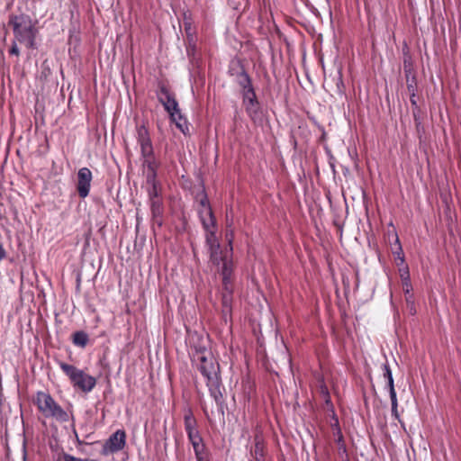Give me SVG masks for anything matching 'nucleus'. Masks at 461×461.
I'll use <instances>...</instances> for the list:
<instances>
[{"instance_id": "obj_6", "label": "nucleus", "mask_w": 461, "mask_h": 461, "mask_svg": "<svg viewBox=\"0 0 461 461\" xmlns=\"http://www.w3.org/2000/svg\"><path fill=\"white\" fill-rule=\"evenodd\" d=\"M59 366L76 390L86 392V375L84 370L64 362H59Z\"/></svg>"}, {"instance_id": "obj_3", "label": "nucleus", "mask_w": 461, "mask_h": 461, "mask_svg": "<svg viewBox=\"0 0 461 461\" xmlns=\"http://www.w3.org/2000/svg\"><path fill=\"white\" fill-rule=\"evenodd\" d=\"M89 445L94 457L88 461H106L110 456L124 448L126 432L123 429H117L104 442L95 441Z\"/></svg>"}, {"instance_id": "obj_21", "label": "nucleus", "mask_w": 461, "mask_h": 461, "mask_svg": "<svg viewBox=\"0 0 461 461\" xmlns=\"http://www.w3.org/2000/svg\"><path fill=\"white\" fill-rule=\"evenodd\" d=\"M78 193L83 198L86 197V167H83L78 172Z\"/></svg>"}, {"instance_id": "obj_14", "label": "nucleus", "mask_w": 461, "mask_h": 461, "mask_svg": "<svg viewBox=\"0 0 461 461\" xmlns=\"http://www.w3.org/2000/svg\"><path fill=\"white\" fill-rule=\"evenodd\" d=\"M159 162L156 159L155 156L150 158H142L143 175L146 179L158 178V168Z\"/></svg>"}, {"instance_id": "obj_4", "label": "nucleus", "mask_w": 461, "mask_h": 461, "mask_svg": "<svg viewBox=\"0 0 461 461\" xmlns=\"http://www.w3.org/2000/svg\"><path fill=\"white\" fill-rule=\"evenodd\" d=\"M9 23L13 26L14 36L18 41L29 49L35 48L36 30L28 15H12Z\"/></svg>"}, {"instance_id": "obj_42", "label": "nucleus", "mask_w": 461, "mask_h": 461, "mask_svg": "<svg viewBox=\"0 0 461 461\" xmlns=\"http://www.w3.org/2000/svg\"><path fill=\"white\" fill-rule=\"evenodd\" d=\"M26 456H27L26 449H25V446H23V461H26Z\"/></svg>"}, {"instance_id": "obj_11", "label": "nucleus", "mask_w": 461, "mask_h": 461, "mask_svg": "<svg viewBox=\"0 0 461 461\" xmlns=\"http://www.w3.org/2000/svg\"><path fill=\"white\" fill-rule=\"evenodd\" d=\"M242 104L245 106V110L248 115L253 118L258 114L259 110V102L258 100L254 86L241 91Z\"/></svg>"}, {"instance_id": "obj_7", "label": "nucleus", "mask_w": 461, "mask_h": 461, "mask_svg": "<svg viewBox=\"0 0 461 461\" xmlns=\"http://www.w3.org/2000/svg\"><path fill=\"white\" fill-rule=\"evenodd\" d=\"M158 101L162 104L165 110L169 114V117H173L177 109L179 108L178 103L173 93L170 92L168 87L164 83L158 84V91L157 93Z\"/></svg>"}, {"instance_id": "obj_18", "label": "nucleus", "mask_w": 461, "mask_h": 461, "mask_svg": "<svg viewBox=\"0 0 461 461\" xmlns=\"http://www.w3.org/2000/svg\"><path fill=\"white\" fill-rule=\"evenodd\" d=\"M402 291L405 294L406 303L410 307L411 312L414 313L415 309H414L413 294H411V291H412L411 282V280L402 281Z\"/></svg>"}, {"instance_id": "obj_26", "label": "nucleus", "mask_w": 461, "mask_h": 461, "mask_svg": "<svg viewBox=\"0 0 461 461\" xmlns=\"http://www.w3.org/2000/svg\"><path fill=\"white\" fill-rule=\"evenodd\" d=\"M393 233H394V238H395V243L398 245V250L394 251L393 254L395 255V258L401 261V264H403L404 257H403L402 246L399 241V237L397 235V232H393Z\"/></svg>"}, {"instance_id": "obj_2", "label": "nucleus", "mask_w": 461, "mask_h": 461, "mask_svg": "<svg viewBox=\"0 0 461 461\" xmlns=\"http://www.w3.org/2000/svg\"><path fill=\"white\" fill-rule=\"evenodd\" d=\"M192 363L205 378L209 393L214 400L219 412L223 415L225 410V399L223 395L224 386L221 377L220 364L213 357L212 353L208 354V356H201L197 360H192Z\"/></svg>"}, {"instance_id": "obj_16", "label": "nucleus", "mask_w": 461, "mask_h": 461, "mask_svg": "<svg viewBox=\"0 0 461 461\" xmlns=\"http://www.w3.org/2000/svg\"><path fill=\"white\" fill-rule=\"evenodd\" d=\"M184 425L185 430L187 434V438L192 437L194 435L199 434L197 429V421L194 417V414L191 409H187L184 415Z\"/></svg>"}, {"instance_id": "obj_39", "label": "nucleus", "mask_w": 461, "mask_h": 461, "mask_svg": "<svg viewBox=\"0 0 461 461\" xmlns=\"http://www.w3.org/2000/svg\"><path fill=\"white\" fill-rule=\"evenodd\" d=\"M5 251L2 246V244L0 243V261L5 258Z\"/></svg>"}, {"instance_id": "obj_32", "label": "nucleus", "mask_w": 461, "mask_h": 461, "mask_svg": "<svg viewBox=\"0 0 461 461\" xmlns=\"http://www.w3.org/2000/svg\"><path fill=\"white\" fill-rule=\"evenodd\" d=\"M321 394H322V395L324 396V398H325V402H326L327 404L331 403V402H330V393H329V390H328V388H327V386H326L325 384H321Z\"/></svg>"}, {"instance_id": "obj_1", "label": "nucleus", "mask_w": 461, "mask_h": 461, "mask_svg": "<svg viewBox=\"0 0 461 461\" xmlns=\"http://www.w3.org/2000/svg\"><path fill=\"white\" fill-rule=\"evenodd\" d=\"M222 232H206L205 240L210 252V263L222 276L224 293L222 294V312L224 315L231 312L232 300V240L233 232L226 233L228 248L221 249L220 238Z\"/></svg>"}, {"instance_id": "obj_27", "label": "nucleus", "mask_w": 461, "mask_h": 461, "mask_svg": "<svg viewBox=\"0 0 461 461\" xmlns=\"http://www.w3.org/2000/svg\"><path fill=\"white\" fill-rule=\"evenodd\" d=\"M184 26H185V32L186 38L196 36L194 28L193 27L192 23L190 21H188L186 18H185Z\"/></svg>"}, {"instance_id": "obj_37", "label": "nucleus", "mask_w": 461, "mask_h": 461, "mask_svg": "<svg viewBox=\"0 0 461 461\" xmlns=\"http://www.w3.org/2000/svg\"><path fill=\"white\" fill-rule=\"evenodd\" d=\"M404 74H405L406 81H409L410 79L412 78V76H415L413 69H410V72H404Z\"/></svg>"}, {"instance_id": "obj_24", "label": "nucleus", "mask_w": 461, "mask_h": 461, "mask_svg": "<svg viewBox=\"0 0 461 461\" xmlns=\"http://www.w3.org/2000/svg\"><path fill=\"white\" fill-rule=\"evenodd\" d=\"M73 343L76 346L85 348L86 346V333L85 331H77L74 333Z\"/></svg>"}, {"instance_id": "obj_12", "label": "nucleus", "mask_w": 461, "mask_h": 461, "mask_svg": "<svg viewBox=\"0 0 461 461\" xmlns=\"http://www.w3.org/2000/svg\"><path fill=\"white\" fill-rule=\"evenodd\" d=\"M229 73L231 77H235V80L241 88V91L253 87L251 77L242 65L240 64L238 68H230Z\"/></svg>"}, {"instance_id": "obj_41", "label": "nucleus", "mask_w": 461, "mask_h": 461, "mask_svg": "<svg viewBox=\"0 0 461 461\" xmlns=\"http://www.w3.org/2000/svg\"><path fill=\"white\" fill-rule=\"evenodd\" d=\"M413 116H414V121L416 122V125L418 127L420 124V122H418V117H417V113L415 111H413Z\"/></svg>"}, {"instance_id": "obj_19", "label": "nucleus", "mask_w": 461, "mask_h": 461, "mask_svg": "<svg viewBox=\"0 0 461 461\" xmlns=\"http://www.w3.org/2000/svg\"><path fill=\"white\" fill-rule=\"evenodd\" d=\"M170 120L175 122L176 126L184 133L186 134L189 131L188 122L186 118L182 114L180 109H177V113L173 117H169Z\"/></svg>"}, {"instance_id": "obj_9", "label": "nucleus", "mask_w": 461, "mask_h": 461, "mask_svg": "<svg viewBox=\"0 0 461 461\" xmlns=\"http://www.w3.org/2000/svg\"><path fill=\"white\" fill-rule=\"evenodd\" d=\"M212 353L208 348V340L201 336L194 335L190 339V357L192 360H197L201 356H208Z\"/></svg>"}, {"instance_id": "obj_20", "label": "nucleus", "mask_w": 461, "mask_h": 461, "mask_svg": "<svg viewBox=\"0 0 461 461\" xmlns=\"http://www.w3.org/2000/svg\"><path fill=\"white\" fill-rule=\"evenodd\" d=\"M188 439L193 446L194 456H198L199 454H204L206 452V447L200 433L189 437Z\"/></svg>"}, {"instance_id": "obj_38", "label": "nucleus", "mask_w": 461, "mask_h": 461, "mask_svg": "<svg viewBox=\"0 0 461 461\" xmlns=\"http://www.w3.org/2000/svg\"><path fill=\"white\" fill-rule=\"evenodd\" d=\"M196 461H208L206 457V452L204 454H199L198 456H195Z\"/></svg>"}, {"instance_id": "obj_44", "label": "nucleus", "mask_w": 461, "mask_h": 461, "mask_svg": "<svg viewBox=\"0 0 461 461\" xmlns=\"http://www.w3.org/2000/svg\"><path fill=\"white\" fill-rule=\"evenodd\" d=\"M86 249V241H85V243H84V245H83V249H82V251L84 252Z\"/></svg>"}, {"instance_id": "obj_25", "label": "nucleus", "mask_w": 461, "mask_h": 461, "mask_svg": "<svg viewBox=\"0 0 461 461\" xmlns=\"http://www.w3.org/2000/svg\"><path fill=\"white\" fill-rule=\"evenodd\" d=\"M332 426L335 427V429H336V432H335V435L337 437L336 441L339 445V449L342 448L343 451H346V447H345L344 440H343V435H342L340 428L339 426V420L337 418L335 419V422Z\"/></svg>"}, {"instance_id": "obj_43", "label": "nucleus", "mask_w": 461, "mask_h": 461, "mask_svg": "<svg viewBox=\"0 0 461 461\" xmlns=\"http://www.w3.org/2000/svg\"><path fill=\"white\" fill-rule=\"evenodd\" d=\"M91 178H92V174H91L90 170H88V186L90 185Z\"/></svg>"}, {"instance_id": "obj_29", "label": "nucleus", "mask_w": 461, "mask_h": 461, "mask_svg": "<svg viewBox=\"0 0 461 461\" xmlns=\"http://www.w3.org/2000/svg\"><path fill=\"white\" fill-rule=\"evenodd\" d=\"M407 90L409 93L416 92L417 90V82L415 76H412V78L409 81H406Z\"/></svg>"}, {"instance_id": "obj_5", "label": "nucleus", "mask_w": 461, "mask_h": 461, "mask_svg": "<svg viewBox=\"0 0 461 461\" xmlns=\"http://www.w3.org/2000/svg\"><path fill=\"white\" fill-rule=\"evenodd\" d=\"M36 403L40 411L45 418H52L58 421H68V414L57 403L50 394L39 392Z\"/></svg>"}, {"instance_id": "obj_34", "label": "nucleus", "mask_w": 461, "mask_h": 461, "mask_svg": "<svg viewBox=\"0 0 461 461\" xmlns=\"http://www.w3.org/2000/svg\"><path fill=\"white\" fill-rule=\"evenodd\" d=\"M410 94V102L412 106H414L417 110H419L417 99H416V92L409 93Z\"/></svg>"}, {"instance_id": "obj_35", "label": "nucleus", "mask_w": 461, "mask_h": 461, "mask_svg": "<svg viewBox=\"0 0 461 461\" xmlns=\"http://www.w3.org/2000/svg\"><path fill=\"white\" fill-rule=\"evenodd\" d=\"M9 52H10L11 55H16V56L19 55L20 51H19V49H18V47H17L15 42L13 43Z\"/></svg>"}, {"instance_id": "obj_15", "label": "nucleus", "mask_w": 461, "mask_h": 461, "mask_svg": "<svg viewBox=\"0 0 461 461\" xmlns=\"http://www.w3.org/2000/svg\"><path fill=\"white\" fill-rule=\"evenodd\" d=\"M146 192L149 201L162 198V186L158 178L146 179Z\"/></svg>"}, {"instance_id": "obj_36", "label": "nucleus", "mask_w": 461, "mask_h": 461, "mask_svg": "<svg viewBox=\"0 0 461 461\" xmlns=\"http://www.w3.org/2000/svg\"><path fill=\"white\" fill-rule=\"evenodd\" d=\"M95 384V379L90 375H88V392L91 391V389Z\"/></svg>"}, {"instance_id": "obj_23", "label": "nucleus", "mask_w": 461, "mask_h": 461, "mask_svg": "<svg viewBox=\"0 0 461 461\" xmlns=\"http://www.w3.org/2000/svg\"><path fill=\"white\" fill-rule=\"evenodd\" d=\"M383 369H384V377L387 381V385L389 388V394L392 395V393H396L395 389H394L393 377V374H392L390 366L387 364H384Z\"/></svg>"}, {"instance_id": "obj_10", "label": "nucleus", "mask_w": 461, "mask_h": 461, "mask_svg": "<svg viewBox=\"0 0 461 461\" xmlns=\"http://www.w3.org/2000/svg\"><path fill=\"white\" fill-rule=\"evenodd\" d=\"M200 206L201 208L198 211L200 221L204 230H209L210 228L214 227L215 218L205 194H203V198L200 200Z\"/></svg>"}, {"instance_id": "obj_30", "label": "nucleus", "mask_w": 461, "mask_h": 461, "mask_svg": "<svg viewBox=\"0 0 461 461\" xmlns=\"http://www.w3.org/2000/svg\"><path fill=\"white\" fill-rule=\"evenodd\" d=\"M399 272H400V276H401L402 282L411 280L409 268L407 266H404L402 268H400Z\"/></svg>"}, {"instance_id": "obj_31", "label": "nucleus", "mask_w": 461, "mask_h": 461, "mask_svg": "<svg viewBox=\"0 0 461 461\" xmlns=\"http://www.w3.org/2000/svg\"><path fill=\"white\" fill-rule=\"evenodd\" d=\"M403 69L404 72H410V69H413L411 58L410 56H405L403 59Z\"/></svg>"}, {"instance_id": "obj_22", "label": "nucleus", "mask_w": 461, "mask_h": 461, "mask_svg": "<svg viewBox=\"0 0 461 461\" xmlns=\"http://www.w3.org/2000/svg\"><path fill=\"white\" fill-rule=\"evenodd\" d=\"M252 455L255 458V461H264V443L258 437L255 438V446Z\"/></svg>"}, {"instance_id": "obj_8", "label": "nucleus", "mask_w": 461, "mask_h": 461, "mask_svg": "<svg viewBox=\"0 0 461 461\" xmlns=\"http://www.w3.org/2000/svg\"><path fill=\"white\" fill-rule=\"evenodd\" d=\"M136 133L137 141L140 147L141 158L155 156L149 132L146 126L144 124L137 125Z\"/></svg>"}, {"instance_id": "obj_17", "label": "nucleus", "mask_w": 461, "mask_h": 461, "mask_svg": "<svg viewBox=\"0 0 461 461\" xmlns=\"http://www.w3.org/2000/svg\"><path fill=\"white\" fill-rule=\"evenodd\" d=\"M196 42H197L196 36L186 38V53H187V57L189 58L190 61L193 64H196L199 60V57L197 54Z\"/></svg>"}, {"instance_id": "obj_33", "label": "nucleus", "mask_w": 461, "mask_h": 461, "mask_svg": "<svg viewBox=\"0 0 461 461\" xmlns=\"http://www.w3.org/2000/svg\"><path fill=\"white\" fill-rule=\"evenodd\" d=\"M337 87H338V90L339 93H343L344 83H343V78H342V73L340 70L338 72Z\"/></svg>"}, {"instance_id": "obj_40", "label": "nucleus", "mask_w": 461, "mask_h": 461, "mask_svg": "<svg viewBox=\"0 0 461 461\" xmlns=\"http://www.w3.org/2000/svg\"><path fill=\"white\" fill-rule=\"evenodd\" d=\"M80 282H81V274H77V289L79 288Z\"/></svg>"}, {"instance_id": "obj_28", "label": "nucleus", "mask_w": 461, "mask_h": 461, "mask_svg": "<svg viewBox=\"0 0 461 461\" xmlns=\"http://www.w3.org/2000/svg\"><path fill=\"white\" fill-rule=\"evenodd\" d=\"M390 399H391V403H392V414L396 419H398L399 418V414H398V411H397L398 402H397L396 393H392V395H390Z\"/></svg>"}, {"instance_id": "obj_13", "label": "nucleus", "mask_w": 461, "mask_h": 461, "mask_svg": "<svg viewBox=\"0 0 461 461\" xmlns=\"http://www.w3.org/2000/svg\"><path fill=\"white\" fill-rule=\"evenodd\" d=\"M150 212L152 215V229L160 228L162 226V219L164 214L163 198L149 201Z\"/></svg>"}]
</instances>
